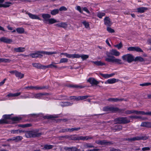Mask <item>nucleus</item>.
I'll return each instance as SVG.
<instances>
[{"mask_svg": "<svg viewBox=\"0 0 151 151\" xmlns=\"http://www.w3.org/2000/svg\"><path fill=\"white\" fill-rule=\"evenodd\" d=\"M106 57L105 60L109 63H115L121 65L122 64V60L119 58H116L114 56H119L120 53L115 49H112L110 50L109 52H106Z\"/></svg>", "mask_w": 151, "mask_h": 151, "instance_id": "f257e3e1", "label": "nucleus"}, {"mask_svg": "<svg viewBox=\"0 0 151 151\" xmlns=\"http://www.w3.org/2000/svg\"><path fill=\"white\" fill-rule=\"evenodd\" d=\"M3 117L4 119L0 120V124L9 123V122L7 121V119H11L14 121H19L21 119L17 117L12 118L11 117V115H3Z\"/></svg>", "mask_w": 151, "mask_h": 151, "instance_id": "f03ea898", "label": "nucleus"}, {"mask_svg": "<svg viewBox=\"0 0 151 151\" xmlns=\"http://www.w3.org/2000/svg\"><path fill=\"white\" fill-rule=\"evenodd\" d=\"M122 58L123 60L130 63L134 60V57L133 55L130 54H127L122 55Z\"/></svg>", "mask_w": 151, "mask_h": 151, "instance_id": "7ed1b4c3", "label": "nucleus"}, {"mask_svg": "<svg viewBox=\"0 0 151 151\" xmlns=\"http://www.w3.org/2000/svg\"><path fill=\"white\" fill-rule=\"evenodd\" d=\"M21 94V92H17L15 93H9L6 96V98H3L0 99V101H5L8 100L9 99L14 97H17L19 96Z\"/></svg>", "mask_w": 151, "mask_h": 151, "instance_id": "20e7f679", "label": "nucleus"}, {"mask_svg": "<svg viewBox=\"0 0 151 151\" xmlns=\"http://www.w3.org/2000/svg\"><path fill=\"white\" fill-rule=\"evenodd\" d=\"M60 55H63L69 58H80V55L78 54H69L67 53H61Z\"/></svg>", "mask_w": 151, "mask_h": 151, "instance_id": "39448f33", "label": "nucleus"}, {"mask_svg": "<svg viewBox=\"0 0 151 151\" xmlns=\"http://www.w3.org/2000/svg\"><path fill=\"white\" fill-rule=\"evenodd\" d=\"M115 121L118 123H127L130 122L126 117L119 118L115 119Z\"/></svg>", "mask_w": 151, "mask_h": 151, "instance_id": "423d86ee", "label": "nucleus"}, {"mask_svg": "<svg viewBox=\"0 0 151 151\" xmlns=\"http://www.w3.org/2000/svg\"><path fill=\"white\" fill-rule=\"evenodd\" d=\"M5 0H0V7L7 8L9 7L12 4L9 1L5 2L3 3Z\"/></svg>", "mask_w": 151, "mask_h": 151, "instance_id": "0eeeda50", "label": "nucleus"}, {"mask_svg": "<svg viewBox=\"0 0 151 151\" xmlns=\"http://www.w3.org/2000/svg\"><path fill=\"white\" fill-rule=\"evenodd\" d=\"M45 95L44 94L42 93L35 94L31 93V98H36L38 99H43L44 98Z\"/></svg>", "mask_w": 151, "mask_h": 151, "instance_id": "6e6552de", "label": "nucleus"}, {"mask_svg": "<svg viewBox=\"0 0 151 151\" xmlns=\"http://www.w3.org/2000/svg\"><path fill=\"white\" fill-rule=\"evenodd\" d=\"M41 135L40 133H37L32 132H28L25 134V136L27 137L39 136Z\"/></svg>", "mask_w": 151, "mask_h": 151, "instance_id": "1a4fd4ad", "label": "nucleus"}, {"mask_svg": "<svg viewBox=\"0 0 151 151\" xmlns=\"http://www.w3.org/2000/svg\"><path fill=\"white\" fill-rule=\"evenodd\" d=\"M127 50L129 51H136L137 52H142V50L138 47H128Z\"/></svg>", "mask_w": 151, "mask_h": 151, "instance_id": "9d476101", "label": "nucleus"}, {"mask_svg": "<svg viewBox=\"0 0 151 151\" xmlns=\"http://www.w3.org/2000/svg\"><path fill=\"white\" fill-rule=\"evenodd\" d=\"M104 24L107 26H110L112 24L110 19L108 17H106L104 19Z\"/></svg>", "mask_w": 151, "mask_h": 151, "instance_id": "9b49d317", "label": "nucleus"}, {"mask_svg": "<svg viewBox=\"0 0 151 151\" xmlns=\"http://www.w3.org/2000/svg\"><path fill=\"white\" fill-rule=\"evenodd\" d=\"M42 51H38L35 52V53L31 54L30 55V56L33 58L40 57L42 55Z\"/></svg>", "mask_w": 151, "mask_h": 151, "instance_id": "f8f14e48", "label": "nucleus"}, {"mask_svg": "<svg viewBox=\"0 0 151 151\" xmlns=\"http://www.w3.org/2000/svg\"><path fill=\"white\" fill-rule=\"evenodd\" d=\"M119 80L118 79L115 78H112L108 79L105 81L104 83L106 84H112L117 82Z\"/></svg>", "mask_w": 151, "mask_h": 151, "instance_id": "ddd939ff", "label": "nucleus"}, {"mask_svg": "<svg viewBox=\"0 0 151 151\" xmlns=\"http://www.w3.org/2000/svg\"><path fill=\"white\" fill-rule=\"evenodd\" d=\"M0 41L1 42L8 44H10L12 42V39L5 37H3L0 38Z\"/></svg>", "mask_w": 151, "mask_h": 151, "instance_id": "4468645a", "label": "nucleus"}, {"mask_svg": "<svg viewBox=\"0 0 151 151\" xmlns=\"http://www.w3.org/2000/svg\"><path fill=\"white\" fill-rule=\"evenodd\" d=\"M42 17L43 19V21L45 23H47L48 20L50 18L51 15L48 14H43L42 15Z\"/></svg>", "mask_w": 151, "mask_h": 151, "instance_id": "2eb2a0df", "label": "nucleus"}, {"mask_svg": "<svg viewBox=\"0 0 151 151\" xmlns=\"http://www.w3.org/2000/svg\"><path fill=\"white\" fill-rule=\"evenodd\" d=\"M87 81L91 85H97L99 83L95 78H88L87 80Z\"/></svg>", "mask_w": 151, "mask_h": 151, "instance_id": "dca6fc26", "label": "nucleus"}, {"mask_svg": "<svg viewBox=\"0 0 151 151\" xmlns=\"http://www.w3.org/2000/svg\"><path fill=\"white\" fill-rule=\"evenodd\" d=\"M133 114L137 115H145L148 114L151 115V112L148 113H145L144 111H138L136 110H133Z\"/></svg>", "mask_w": 151, "mask_h": 151, "instance_id": "f3484780", "label": "nucleus"}, {"mask_svg": "<svg viewBox=\"0 0 151 151\" xmlns=\"http://www.w3.org/2000/svg\"><path fill=\"white\" fill-rule=\"evenodd\" d=\"M147 9L148 8L147 7H140L137 8L136 12L141 13H143L147 10Z\"/></svg>", "mask_w": 151, "mask_h": 151, "instance_id": "a211bd4d", "label": "nucleus"}, {"mask_svg": "<svg viewBox=\"0 0 151 151\" xmlns=\"http://www.w3.org/2000/svg\"><path fill=\"white\" fill-rule=\"evenodd\" d=\"M26 13L29 15L30 18L32 19H37L39 20H41L39 17L37 15L29 13H27V12Z\"/></svg>", "mask_w": 151, "mask_h": 151, "instance_id": "6ab92c4d", "label": "nucleus"}, {"mask_svg": "<svg viewBox=\"0 0 151 151\" xmlns=\"http://www.w3.org/2000/svg\"><path fill=\"white\" fill-rule=\"evenodd\" d=\"M14 51L16 52H23L25 50V48L24 47H19L17 48H15L14 49Z\"/></svg>", "mask_w": 151, "mask_h": 151, "instance_id": "aec40b11", "label": "nucleus"}, {"mask_svg": "<svg viewBox=\"0 0 151 151\" xmlns=\"http://www.w3.org/2000/svg\"><path fill=\"white\" fill-rule=\"evenodd\" d=\"M100 75L104 78H107L113 76L115 74L114 73H113L110 74H103L100 73Z\"/></svg>", "mask_w": 151, "mask_h": 151, "instance_id": "412c9836", "label": "nucleus"}, {"mask_svg": "<svg viewBox=\"0 0 151 151\" xmlns=\"http://www.w3.org/2000/svg\"><path fill=\"white\" fill-rule=\"evenodd\" d=\"M55 26L58 27L66 28L67 26V24L66 23L61 22L56 24Z\"/></svg>", "mask_w": 151, "mask_h": 151, "instance_id": "4be33fe9", "label": "nucleus"}, {"mask_svg": "<svg viewBox=\"0 0 151 151\" xmlns=\"http://www.w3.org/2000/svg\"><path fill=\"white\" fill-rule=\"evenodd\" d=\"M56 64L58 63H56L54 62H52L50 64L47 65L45 66V68H57V66L55 65V64Z\"/></svg>", "mask_w": 151, "mask_h": 151, "instance_id": "5701e85b", "label": "nucleus"}, {"mask_svg": "<svg viewBox=\"0 0 151 151\" xmlns=\"http://www.w3.org/2000/svg\"><path fill=\"white\" fill-rule=\"evenodd\" d=\"M58 22V21H57L54 18H50L48 20V21L47 23L50 24H52Z\"/></svg>", "mask_w": 151, "mask_h": 151, "instance_id": "b1692460", "label": "nucleus"}, {"mask_svg": "<svg viewBox=\"0 0 151 151\" xmlns=\"http://www.w3.org/2000/svg\"><path fill=\"white\" fill-rule=\"evenodd\" d=\"M32 65L34 67L37 68H45V66L42 65L38 63H32Z\"/></svg>", "mask_w": 151, "mask_h": 151, "instance_id": "393cba45", "label": "nucleus"}, {"mask_svg": "<svg viewBox=\"0 0 151 151\" xmlns=\"http://www.w3.org/2000/svg\"><path fill=\"white\" fill-rule=\"evenodd\" d=\"M17 32L19 34H23L24 33V29L22 27L17 28L16 30Z\"/></svg>", "mask_w": 151, "mask_h": 151, "instance_id": "a878e982", "label": "nucleus"}, {"mask_svg": "<svg viewBox=\"0 0 151 151\" xmlns=\"http://www.w3.org/2000/svg\"><path fill=\"white\" fill-rule=\"evenodd\" d=\"M15 75L16 77L20 79L22 78L24 76V74L22 73H21L17 71L16 72Z\"/></svg>", "mask_w": 151, "mask_h": 151, "instance_id": "bb28decb", "label": "nucleus"}, {"mask_svg": "<svg viewBox=\"0 0 151 151\" xmlns=\"http://www.w3.org/2000/svg\"><path fill=\"white\" fill-rule=\"evenodd\" d=\"M91 62L93 64L97 65H105V63L101 62L100 61H92Z\"/></svg>", "mask_w": 151, "mask_h": 151, "instance_id": "cd10ccee", "label": "nucleus"}, {"mask_svg": "<svg viewBox=\"0 0 151 151\" xmlns=\"http://www.w3.org/2000/svg\"><path fill=\"white\" fill-rule=\"evenodd\" d=\"M42 54H45L48 55H51L54 54H56L58 52H47V51H42Z\"/></svg>", "mask_w": 151, "mask_h": 151, "instance_id": "c85d7f7f", "label": "nucleus"}, {"mask_svg": "<svg viewBox=\"0 0 151 151\" xmlns=\"http://www.w3.org/2000/svg\"><path fill=\"white\" fill-rule=\"evenodd\" d=\"M20 98L22 99H25L27 98H31V93L29 94H24L21 95L20 97Z\"/></svg>", "mask_w": 151, "mask_h": 151, "instance_id": "c756f323", "label": "nucleus"}, {"mask_svg": "<svg viewBox=\"0 0 151 151\" xmlns=\"http://www.w3.org/2000/svg\"><path fill=\"white\" fill-rule=\"evenodd\" d=\"M96 142L97 143L100 144L101 145H107L109 143L108 142H107L105 140H99L96 141Z\"/></svg>", "mask_w": 151, "mask_h": 151, "instance_id": "7c9ffc66", "label": "nucleus"}, {"mask_svg": "<svg viewBox=\"0 0 151 151\" xmlns=\"http://www.w3.org/2000/svg\"><path fill=\"white\" fill-rule=\"evenodd\" d=\"M68 61V59L65 58H61L59 62V63H67Z\"/></svg>", "mask_w": 151, "mask_h": 151, "instance_id": "2f4dec72", "label": "nucleus"}, {"mask_svg": "<svg viewBox=\"0 0 151 151\" xmlns=\"http://www.w3.org/2000/svg\"><path fill=\"white\" fill-rule=\"evenodd\" d=\"M134 60L140 62H143L144 61V59L140 56H137L134 59Z\"/></svg>", "mask_w": 151, "mask_h": 151, "instance_id": "473e14b6", "label": "nucleus"}, {"mask_svg": "<svg viewBox=\"0 0 151 151\" xmlns=\"http://www.w3.org/2000/svg\"><path fill=\"white\" fill-rule=\"evenodd\" d=\"M11 61V60L9 59L4 58H0V63L2 62L9 63Z\"/></svg>", "mask_w": 151, "mask_h": 151, "instance_id": "72a5a7b5", "label": "nucleus"}, {"mask_svg": "<svg viewBox=\"0 0 151 151\" xmlns=\"http://www.w3.org/2000/svg\"><path fill=\"white\" fill-rule=\"evenodd\" d=\"M14 137V141L16 142H17L21 140L23 138L21 136H17Z\"/></svg>", "mask_w": 151, "mask_h": 151, "instance_id": "f704fd0d", "label": "nucleus"}, {"mask_svg": "<svg viewBox=\"0 0 151 151\" xmlns=\"http://www.w3.org/2000/svg\"><path fill=\"white\" fill-rule=\"evenodd\" d=\"M59 9H55L52 10L50 12L51 14L53 15H55L59 13Z\"/></svg>", "mask_w": 151, "mask_h": 151, "instance_id": "c9c22d12", "label": "nucleus"}, {"mask_svg": "<svg viewBox=\"0 0 151 151\" xmlns=\"http://www.w3.org/2000/svg\"><path fill=\"white\" fill-rule=\"evenodd\" d=\"M114 47L117 48L119 50L122 48L123 45L122 43L121 42L119 44L114 45Z\"/></svg>", "mask_w": 151, "mask_h": 151, "instance_id": "e433bc0d", "label": "nucleus"}, {"mask_svg": "<svg viewBox=\"0 0 151 151\" xmlns=\"http://www.w3.org/2000/svg\"><path fill=\"white\" fill-rule=\"evenodd\" d=\"M24 131L19 130H13L11 131V132L13 134H19L22 132H24Z\"/></svg>", "mask_w": 151, "mask_h": 151, "instance_id": "4c0bfd02", "label": "nucleus"}, {"mask_svg": "<svg viewBox=\"0 0 151 151\" xmlns=\"http://www.w3.org/2000/svg\"><path fill=\"white\" fill-rule=\"evenodd\" d=\"M141 126L148 127H150V122H142L141 124Z\"/></svg>", "mask_w": 151, "mask_h": 151, "instance_id": "58836bf2", "label": "nucleus"}, {"mask_svg": "<svg viewBox=\"0 0 151 151\" xmlns=\"http://www.w3.org/2000/svg\"><path fill=\"white\" fill-rule=\"evenodd\" d=\"M89 56L87 55L82 54L80 55V58L82 59L83 60H84L88 58Z\"/></svg>", "mask_w": 151, "mask_h": 151, "instance_id": "ea45409f", "label": "nucleus"}, {"mask_svg": "<svg viewBox=\"0 0 151 151\" xmlns=\"http://www.w3.org/2000/svg\"><path fill=\"white\" fill-rule=\"evenodd\" d=\"M7 28L9 30L12 31V33L15 32H16L15 29H14L13 27H11L9 25L7 26Z\"/></svg>", "mask_w": 151, "mask_h": 151, "instance_id": "a19ab883", "label": "nucleus"}, {"mask_svg": "<svg viewBox=\"0 0 151 151\" xmlns=\"http://www.w3.org/2000/svg\"><path fill=\"white\" fill-rule=\"evenodd\" d=\"M106 30L108 32L111 33H114L115 32L114 30L109 27H108Z\"/></svg>", "mask_w": 151, "mask_h": 151, "instance_id": "79ce46f5", "label": "nucleus"}, {"mask_svg": "<svg viewBox=\"0 0 151 151\" xmlns=\"http://www.w3.org/2000/svg\"><path fill=\"white\" fill-rule=\"evenodd\" d=\"M105 15V13L103 12H99L97 14V16L100 18H101L103 16Z\"/></svg>", "mask_w": 151, "mask_h": 151, "instance_id": "37998d69", "label": "nucleus"}, {"mask_svg": "<svg viewBox=\"0 0 151 151\" xmlns=\"http://www.w3.org/2000/svg\"><path fill=\"white\" fill-rule=\"evenodd\" d=\"M82 23L84 25L85 27L86 28H89V24L88 22L86 21H84L82 22Z\"/></svg>", "mask_w": 151, "mask_h": 151, "instance_id": "c03bdc74", "label": "nucleus"}, {"mask_svg": "<svg viewBox=\"0 0 151 151\" xmlns=\"http://www.w3.org/2000/svg\"><path fill=\"white\" fill-rule=\"evenodd\" d=\"M52 146L50 145H45L44 148L45 149H50L52 148Z\"/></svg>", "mask_w": 151, "mask_h": 151, "instance_id": "a18cd8bd", "label": "nucleus"}, {"mask_svg": "<svg viewBox=\"0 0 151 151\" xmlns=\"http://www.w3.org/2000/svg\"><path fill=\"white\" fill-rule=\"evenodd\" d=\"M73 104V103H70L68 102H65L64 103H63V106H71Z\"/></svg>", "mask_w": 151, "mask_h": 151, "instance_id": "49530a36", "label": "nucleus"}, {"mask_svg": "<svg viewBox=\"0 0 151 151\" xmlns=\"http://www.w3.org/2000/svg\"><path fill=\"white\" fill-rule=\"evenodd\" d=\"M91 138L89 137H81L80 139L82 140H85L91 139Z\"/></svg>", "mask_w": 151, "mask_h": 151, "instance_id": "de8ad7c7", "label": "nucleus"}, {"mask_svg": "<svg viewBox=\"0 0 151 151\" xmlns=\"http://www.w3.org/2000/svg\"><path fill=\"white\" fill-rule=\"evenodd\" d=\"M67 9L66 7L65 6H62L59 9L60 11H66L67 10Z\"/></svg>", "mask_w": 151, "mask_h": 151, "instance_id": "09e8293b", "label": "nucleus"}, {"mask_svg": "<svg viewBox=\"0 0 151 151\" xmlns=\"http://www.w3.org/2000/svg\"><path fill=\"white\" fill-rule=\"evenodd\" d=\"M30 124H25L21 125L20 126L22 127V128H25L26 127H28L30 126Z\"/></svg>", "mask_w": 151, "mask_h": 151, "instance_id": "8fccbe9b", "label": "nucleus"}, {"mask_svg": "<svg viewBox=\"0 0 151 151\" xmlns=\"http://www.w3.org/2000/svg\"><path fill=\"white\" fill-rule=\"evenodd\" d=\"M141 138L139 137H136L134 138H133L132 139H131L130 140H140Z\"/></svg>", "mask_w": 151, "mask_h": 151, "instance_id": "3c124183", "label": "nucleus"}, {"mask_svg": "<svg viewBox=\"0 0 151 151\" xmlns=\"http://www.w3.org/2000/svg\"><path fill=\"white\" fill-rule=\"evenodd\" d=\"M151 85V83H145L140 84V85L141 86H148Z\"/></svg>", "mask_w": 151, "mask_h": 151, "instance_id": "603ef678", "label": "nucleus"}, {"mask_svg": "<svg viewBox=\"0 0 151 151\" xmlns=\"http://www.w3.org/2000/svg\"><path fill=\"white\" fill-rule=\"evenodd\" d=\"M79 97L80 100H83L87 98L88 97V96H79Z\"/></svg>", "mask_w": 151, "mask_h": 151, "instance_id": "864d4df0", "label": "nucleus"}, {"mask_svg": "<svg viewBox=\"0 0 151 151\" xmlns=\"http://www.w3.org/2000/svg\"><path fill=\"white\" fill-rule=\"evenodd\" d=\"M76 9L80 13H82V10L81 9L80 6H77L76 7Z\"/></svg>", "mask_w": 151, "mask_h": 151, "instance_id": "5fc2aeb1", "label": "nucleus"}, {"mask_svg": "<svg viewBox=\"0 0 151 151\" xmlns=\"http://www.w3.org/2000/svg\"><path fill=\"white\" fill-rule=\"evenodd\" d=\"M83 10L84 11H85L88 14H90V11L88 10V9L86 7H84L83 8Z\"/></svg>", "mask_w": 151, "mask_h": 151, "instance_id": "6e6d98bb", "label": "nucleus"}, {"mask_svg": "<svg viewBox=\"0 0 151 151\" xmlns=\"http://www.w3.org/2000/svg\"><path fill=\"white\" fill-rule=\"evenodd\" d=\"M125 113L127 114H133V110H127L125 112Z\"/></svg>", "mask_w": 151, "mask_h": 151, "instance_id": "4d7b16f0", "label": "nucleus"}, {"mask_svg": "<svg viewBox=\"0 0 151 151\" xmlns=\"http://www.w3.org/2000/svg\"><path fill=\"white\" fill-rule=\"evenodd\" d=\"M72 99H74L76 101H78L80 100V97L79 96H73V98Z\"/></svg>", "mask_w": 151, "mask_h": 151, "instance_id": "13d9d810", "label": "nucleus"}, {"mask_svg": "<svg viewBox=\"0 0 151 151\" xmlns=\"http://www.w3.org/2000/svg\"><path fill=\"white\" fill-rule=\"evenodd\" d=\"M29 88V89H32V88H35L36 89H41V88L39 87H26V88Z\"/></svg>", "mask_w": 151, "mask_h": 151, "instance_id": "bf43d9fd", "label": "nucleus"}, {"mask_svg": "<svg viewBox=\"0 0 151 151\" xmlns=\"http://www.w3.org/2000/svg\"><path fill=\"white\" fill-rule=\"evenodd\" d=\"M80 128H73L69 129L70 131H72L74 130H78L80 129Z\"/></svg>", "mask_w": 151, "mask_h": 151, "instance_id": "052dcab7", "label": "nucleus"}, {"mask_svg": "<svg viewBox=\"0 0 151 151\" xmlns=\"http://www.w3.org/2000/svg\"><path fill=\"white\" fill-rule=\"evenodd\" d=\"M129 117H130V118H132V119H137L141 118V117L140 116H131Z\"/></svg>", "mask_w": 151, "mask_h": 151, "instance_id": "680f3d73", "label": "nucleus"}, {"mask_svg": "<svg viewBox=\"0 0 151 151\" xmlns=\"http://www.w3.org/2000/svg\"><path fill=\"white\" fill-rule=\"evenodd\" d=\"M142 150L143 151L149 150H150V148L149 147H145L142 148Z\"/></svg>", "mask_w": 151, "mask_h": 151, "instance_id": "e2e57ef3", "label": "nucleus"}, {"mask_svg": "<svg viewBox=\"0 0 151 151\" xmlns=\"http://www.w3.org/2000/svg\"><path fill=\"white\" fill-rule=\"evenodd\" d=\"M109 100L110 101H117L119 100L117 99H109Z\"/></svg>", "mask_w": 151, "mask_h": 151, "instance_id": "0e129e2a", "label": "nucleus"}, {"mask_svg": "<svg viewBox=\"0 0 151 151\" xmlns=\"http://www.w3.org/2000/svg\"><path fill=\"white\" fill-rule=\"evenodd\" d=\"M6 80V79H5L2 81L0 82V86H2Z\"/></svg>", "mask_w": 151, "mask_h": 151, "instance_id": "69168bd1", "label": "nucleus"}, {"mask_svg": "<svg viewBox=\"0 0 151 151\" xmlns=\"http://www.w3.org/2000/svg\"><path fill=\"white\" fill-rule=\"evenodd\" d=\"M76 150V148H69V151H75Z\"/></svg>", "mask_w": 151, "mask_h": 151, "instance_id": "338daca9", "label": "nucleus"}, {"mask_svg": "<svg viewBox=\"0 0 151 151\" xmlns=\"http://www.w3.org/2000/svg\"><path fill=\"white\" fill-rule=\"evenodd\" d=\"M147 42L148 43L151 44V37L148 39Z\"/></svg>", "mask_w": 151, "mask_h": 151, "instance_id": "774afa93", "label": "nucleus"}]
</instances>
